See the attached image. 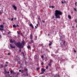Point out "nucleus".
<instances>
[{
	"mask_svg": "<svg viewBox=\"0 0 77 77\" xmlns=\"http://www.w3.org/2000/svg\"><path fill=\"white\" fill-rule=\"evenodd\" d=\"M24 76H27V75H26V74H24Z\"/></svg>",
	"mask_w": 77,
	"mask_h": 77,
	"instance_id": "nucleus-51",
	"label": "nucleus"
},
{
	"mask_svg": "<svg viewBox=\"0 0 77 77\" xmlns=\"http://www.w3.org/2000/svg\"><path fill=\"white\" fill-rule=\"evenodd\" d=\"M76 27H77V25H76Z\"/></svg>",
	"mask_w": 77,
	"mask_h": 77,
	"instance_id": "nucleus-59",
	"label": "nucleus"
},
{
	"mask_svg": "<svg viewBox=\"0 0 77 77\" xmlns=\"http://www.w3.org/2000/svg\"><path fill=\"white\" fill-rule=\"evenodd\" d=\"M8 66V65H5V66L6 67Z\"/></svg>",
	"mask_w": 77,
	"mask_h": 77,
	"instance_id": "nucleus-49",
	"label": "nucleus"
},
{
	"mask_svg": "<svg viewBox=\"0 0 77 77\" xmlns=\"http://www.w3.org/2000/svg\"><path fill=\"white\" fill-rule=\"evenodd\" d=\"M13 27H14V28H16L17 26L16 25H13Z\"/></svg>",
	"mask_w": 77,
	"mask_h": 77,
	"instance_id": "nucleus-13",
	"label": "nucleus"
},
{
	"mask_svg": "<svg viewBox=\"0 0 77 77\" xmlns=\"http://www.w3.org/2000/svg\"><path fill=\"white\" fill-rule=\"evenodd\" d=\"M16 26H17V27H19V25H16Z\"/></svg>",
	"mask_w": 77,
	"mask_h": 77,
	"instance_id": "nucleus-45",
	"label": "nucleus"
},
{
	"mask_svg": "<svg viewBox=\"0 0 77 77\" xmlns=\"http://www.w3.org/2000/svg\"><path fill=\"white\" fill-rule=\"evenodd\" d=\"M10 42L11 43H13V40L12 39H11L10 40Z\"/></svg>",
	"mask_w": 77,
	"mask_h": 77,
	"instance_id": "nucleus-16",
	"label": "nucleus"
},
{
	"mask_svg": "<svg viewBox=\"0 0 77 77\" xmlns=\"http://www.w3.org/2000/svg\"><path fill=\"white\" fill-rule=\"evenodd\" d=\"M48 66H47L46 67V69H48Z\"/></svg>",
	"mask_w": 77,
	"mask_h": 77,
	"instance_id": "nucleus-29",
	"label": "nucleus"
},
{
	"mask_svg": "<svg viewBox=\"0 0 77 77\" xmlns=\"http://www.w3.org/2000/svg\"><path fill=\"white\" fill-rule=\"evenodd\" d=\"M27 47L28 49H29L30 48V46L29 45H28V46H27Z\"/></svg>",
	"mask_w": 77,
	"mask_h": 77,
	"instance_id": "nucleus-17",
	"label": "nucleus"
},
{
	"mask_svg": "<svg viewBox=\"0 0 77 77\" xmlns=\"http://www.w3.org/2000/svg\"><path fill=\"white\" fill-rule=\"evenodd\" d=\"M51 44H52V42H51L49 44V46H50V45H51Z\"/></svg>",
	"mask_w": 77,
	"mask_h": 77,
	"instance_id": "nucleus-19",
	"label": "nucleus"
},
{
	"mask_svg": "<svg viewBox=\"0 0 77 77\" xmlns=\"http://www.w3.org/2000/svg\"><path fill=\"white\" fill-rule=\"evenodd\" d=\"M18 63H19V64H21V62L20 61H19L18 62Z\"/></svg>",
	"mask_w": 77,
	"mask_h": 77,
	"instance_id": "nucleus-27",
	"label": "nucleus"
},
{
	"mask_svg": "<svg viewBox=\"0 0 77 77\" xmlns=\"http://www.w3.org/2000/svg\"><path fill=\"white\" fill-rule=\"evenodd\" d=\"M14 42L15 43V42H15V40H13V43H14Z\"/></svg>",
	"mask_w": 77,
	"mask_h": 77,
	"instance_id": "nucleus-18",
	"label": "nucleus"
},
{
	"mask_svg": "<svg viewBox=\"0 0 77 77\" xmlns=\"http://www.w3.org/2000/svg\"><path fill=\"white\" fill-rule=\"evenodd\" d=\"M45 59H47V57H45Z\"/></svg>",
	"mask_w": 77,
	"mask_h": 77,
	"instance_id": "nucleus-54",
	"label": "nucleus"
},
{
	"mask_svg": "<svg viewBox=\"0 0 77 77\" xmlns=\"http://www.w3.org/2000/svg\"><path fill=\"white\" fill-rule=\"evenodd\" d=\"M65 42H66L64 41V43H65Z\"/></svg>",
	"mask_w": 77,
	"mask_h": 77,
	"instance_id": "nucleus-63",
	"label": "nucleus"
},
{
	"mask_svg": "<svg viewBox=\"0 0 77 77\" xmlns=\"http://www.w3.org/2000/svg\"><path fill=\"white\" fill-rule=\"evenodd\" d=\"M61 3L62 4H63V1H61Z\"/></svg>",
	"mask_w": 77,
	"mask_h": 77,
	"instance_id": "nucleus-37",
	"label": "nucleus"
},
{
	"mask_svg": "<svg viewBox=\"0 0 77 77\" xmlns=\"http://www.w3.org/2000/svg\"><path fill=\"white\" fill-rule=\"evenodd\" d=\"M68 18H69V19H71V17L70 15H68Z\"/></svg>",
	"mask_w": 77,
	"mask_h": 77,
	"instance_id": "nucleus-14",
	"label": "nucleus"
},
{
	"mask_svg": "<svg viewBox=\"0 0 77 77\" xmlns=\"http://www.w3.org/2000/svg\"><path fill=\"white\" fill-rule=\"evenodd\" d=\"M44 72H42L40 73V74H44Z\"/></svg>",
	"mask_w": 77,
	"mask_h": 77,
	"instance_id": "nucleus-26",
	"label": "nucleus"
},
{
	"mask_svg": "<svg viewBox=\"0 0 77 77\" xmlns=\"http://www.w3.org/2000/svg\"><path fill=\"white\" fill-rule=\"evenodd\" d=\"M8 34H9V32H8Z\"/></svg>",
	"mask_w": 77,
	"mask_h": 77,
	"instance_id": "nucleus-64",
	"label": "nucleus"
},
{
	"mask_svg": "<svg viewBox=\"0 0 77 77\" xmlns=\"http://www.w3.org/2000/svg\"><path fill=\"white\" fill-rule=\"evenodd\" d=\"M35 40H36V39H37V36L36 35L35 36Z\"/></svg>",
	"mask_w": 77,
	"mask_h": 77,
	"instance_id": "nucleus-20",
	"label": "nucleus"
},
{
	"mask_svg": "<svg viewBox=\"0 0 77 77\" xmlns=\"http://www.w3.org/2000/svg\"><path fill=\"white\" fill-rule=\"evenodd\" d=\"M21 36H23V33L21 34Z\"/></svg>",
	"mask_w": 77,
	"mask_h": 77,
	"instance_id": "nucleus-50",
	"label": "nucleus"
},
{
	"mask_svg": "<svg viewBox=\"0 0 77 77\" xmlns=\"http://www.w3.org/2000/svg\"><path fill=\"white\" fill-rule=\"evenodd\" d=\"M40 69V67H38V68H37V71H38V70H39V69Z\"/></svg>",
	"mask_w": 77,
	"mask_h": 77,
	"instance_id": "nucleus-22",
	"label": "nucleus"
},
{
	"mask_svg": "<svg viewBox=\"0 0 77 77\" xmlns=\"http://www.w3.org/2000/svg\"><path fill=\"white\" fill-rule=\"evenodd\" d=\"M8 55H10V53H8Z\"/></svg>",
	"mask_w": 77,
	"mask_h": 77,
	"instance_id": "nucleus-48",
	"label": "nucleus"
},
{
	"mask_svg": "<svg viewBox=\"0 0 77 77\" xmlns=\"http://www.w3.org/2000/svg\"><path fill=\"white\" fill-rule=\"evenodd\" d=\"M19 72H21V69H20L19 70Z\"/></svg>",
	"mask_w": 77,
	"mask_h": 77,
	"instance_id": "nucleus-39",
	"label": "nucleus"
},
{
	"mask_svg": "<svg viewBox=\"0 0 77 77\" xmlns=\"http://www.w3.org/2000/svg\"><path fill=\"white\" fill-rule=\"evenodd\" d=\"M48 65L49 66H51V62H50L48 64Z\"/></svg>",
	"mask_w": 77,
	"mask_h": 77,
	"instance_id": "nucleus-15",
	"label": "nucleus"
},
{
	"mask_svg": "<svg viewBox=\"0 0 77 77\" xmlns=\"http://www.w3.org/2000/svg\"><path fill=\"white\" fill-rule=\"evenodd\" d=\"M17 34H18H18H20V32H19L18 31H17Z\"/></svg>",
	"mask_w": 77,
	"mask_h": 77,
	"instance_id": "nucleus-31",
	"label": "nucleus"
},
{
	"mask_svg": "<svg viewBox=\"0 0 77 77\" xmlns=\"http://www.w3.org/2000/svg\"><path fill=\"white\" fill-rule=\"evenodd\" d=\"M34 59H37V55H35L34 57Z\"/></svg>",
	"mask_w": 77,
	"mask_h": 77,
	"instance_id": "nucleus-11",
	"label": "nucleus"
},
{
	"mask_svg": "<svg viewBox=\"0 0 77 77\" xmlns=\"http://www.w3.org/2000/svg\"><path fill=\"white\" fill-rule=\"evenodd\" d=\"M16 19H17V18L15 17V18H14V20H16Z\"/></svg>",
	"mask_w": 77,
	"mask_h": 77,
	"instance_id": "nucleus-46",
	"label": "nucleus"
},
{
	"mask_svg": "<svg viewBox=\"0 0 77 77\" xmlns=\"http://www.w3.org/2000/svg\"><path fill=\"white\" fill-rule=\"evenodd\" d=\"M31 43H33V40H32V39H31Z\"/></svg>",
	"mask_w": 77,
	"mask_h": 77,
	"instance_id": "nucleus-21",
	"label": "nucleus"
},
{
	"mask_svg": "<svg viewBox=\"0 0 77 77\" xmlns=\"http://www.w3.org/2000/svg\"><path fill=\"white\" fill-rule=\"evenodd\" d=\"M20 68H21V66H20Z\"/></svg>",
	"mask_w": 77,
	"mask_h": 77,
	"instance_id": "nucleus-61",
	"label": "nucleus"
},
{
	"mask_svg": "<svg viewBox=\"0 0 77 77\" xmlns=\"http://www.w3.org/2000/svg\"><path fill=\"white\" fill-rule=\"evenodd\" d=\"M7 72V73H8V74H9V72Z\"/></svg>",
	"mask_w": 77,
	"mask_h": 77,
	"instance_id": "nucleus-55",
	"label": "nucleus"
},
{
	"mask_svg": "<svg viewBox=\"0 0 77 77\" xmlns=\"http://www.w3.org/2000/svg\"><path fill=\"white\" fill-rule=\"evenodd\" d=\"M42 22L43 23H45V21H44V20H42Z\"/></svg>",
	"mask_w": 77,
	"mask_h": 77,
	"instance_id": "nucleus-33",
	"label": "nucleus"
},
{
	"mask_svg": "<svg viewBox=\"0 0 77 77\" xmlns=\"http://www.w3.org/2000/svg\"><path fill=\"white\" fill-rule=\"evenodd\" d=\"M47 59H46L45 60V62H46V61H47Z\"/></svg>",
	"mask_w": 77,
	"mask_h": 77,
	"instance_id": "nucleus-47",
	"label": "nucleus"
},
{
	"mask_svg": "<svg viewBox=\"0 0 77 77\" xmlns=\"http://www.w3.org/2000/svg\"><path fill=\"white\" fill-rule=\"evenodd\" d=\"M74 9L75 11H77V10L75 8H74Z\"/></svg>",
	"mask_w": 77,
	"mask_h": 77,
	"instance_id": "nucleus-28",
	"label": "nucleus"
},
{
	"mask_svg": "<svg viewBox=\"0 0 77 77\" xmlns=\"http://www.w3.org/2000/svg\"><path fill=\"white\" fill-rule=\"evenodd\" d=\"M10 47H11V48H15V46H14L12 44H10Z\"/></svg>",
	"mask_w": 77,
	"mask_h": 77,
	"instance_id": "nucleus-4",
	"label": "nucleus"
},
{
	"mask_svg": "<svg viewBox=\"0 0 77 77\" xmlns=\"http://www.w3.org/2000/svg\"><path fill=\"white\" fill-rule=\"evenodd\" d=\"M72 28H74V26H72Z\"/></svg>",
	"mask_w": 77,
	"mask_h": 77,
	"instance_id": "nucleus-52",
	"label": "nucleus"
},
{
	"mask_svg": "<svg viewBox=\"0 0 77 77\" xmlns=\"http://www.w3.org/2000/svg\"><path fill=\"white\" fill-rule=\"evenodd\" d=\"M67 60V59H65V60Z\"/></svg>",
	"mask_w": 77,
	"mask_h": 77,
	"instance_id": "nucleus-53",
	"label": "nucleus"
},
{
	"mask_svg": "<svg viewBox=\"0 0 77 77\" xmlns=\"http://www.w3.org/2000/svg\"><path fill=\"white\" fill-rule=\"evenodd\" d=\"M75 22L77 23V20H75Z\"/></svg>",
	"mask_w": 77,
	"mask_h": 77,
	"instance_id": "nucleus-35",
	"label": "nucleus"
},
{
	"mask_svg": "<svg viewBox=\"0 0 77 77\" xmlns=\"http://www.w3.org/2000/svg\"><path fill=\"white\" fill-rule=\"evenodd\" d=\"M3 24H5V23H3Z\"/></svg>",
	"mask_w": 77,
	"mask_h": 77,
	"instance_id": "nucleus-58",
	"label": "nucleus"
},
{
	"mask_svg": "<svg viewBox=\"0 0 77 77\" xmlns=\"http://www.w3.org/2000/svg\"><path fill=\"white\" fill-rule=\"evenodd\" d=\"M35 29H37V26H35Z\"/></svg>",
	"mask_w": 77,
	"mask_h": 77,
	"instance_id": "nucleus-43",
	"label": "nucleus"
},
{
	"mask_svg": "<svg viewBox=\"0 0 77 77\" xmlns=\"http://www.w3.org/2000/svg\"><path fill=\"white\" fill-rule=\"evenodd\" d=\"M3 65H2L1 66V68H3Z\"/></svg>",
	"mask_w": 77,
	"mask_h": 77,
	"instance_id": "nucleus-24",
	"label": "nucleus"
},
{
	"mask_svg": "<svg viewBox=\"0 0 77 77\" xmlns=\"http://www.w3.org/2000/svg\"><path fill=\"white\" fill-rule=\"evenodd\" d=\"M36 26L37 27H38V24H36Z\"/></svg>",
	"mask_w": 77,
	"mask_h": 77,
	"instance_id": "nucleus-40",
	"label": "nucleus"
},
{
	"mask_svg": "<svg viewBox=\"0 0 77 77\" xmlns=\"http://www.w3.org/2000/svg\"><path fill=\"white\" fill-rule=\"evenodd\" d=\"M64 3H66V2L65 1H64Z\"/></svg>",
	"mask_w": 77,
	"mask_h": 77,
	"instance_id": "nucleus-62",
	"label": "nucleus"
},
{
	"mask_svg": "<svg viewBox=\"0 0 77 77\" xmlns=\"http://www.w3.org/2000/svg\"><path fill=\"white\" fill-rule=\"evenodd\" d=\"M45 71V70L43 68L42 69L41 71L42 72H44V71Z\"/></svg>",
	"mask_w": 77,
	"mask_h": 77,
	"instance_id": "nucleus-12",
	"label": "nucleus"
},
{
	"mask_svg": "<svg viewBox=\"0 0 77 77\" xmlns=\"http://www.w3.org/2000/svg\"><path fill=\"white\" fill-rule=\"evenodd\" d=\"M0 30L2 31L4 30V26L3 25H0Z\"/></svg>",
	"mask_w": 77,
	"mask_h": 77,
	"instance_id": "nucleus-3",
	"label": "nucleus"
},
{
	"mask_svg": "<svg viewBox=\"0 0 77 77\" xmlns=\"http://www.w3.org/2000/svg\"><path fill=\"white\" fill-rule=\"evenodd\" d=\"M21 44H22L23 45V46L24 45V44H25V42L23 40L22 42V43Z\"/></svg>",
	"mask_w": 77,
	"mask_h": 77,
	"instance_id": "nucleus-8",
	"label": "nucleus"
},
{
	"mask_svg": "<svg viewBox=\"0 0 77 77\" xmlns=\"http://www.w3.org/2000/svg\"><path fill=\"white\" fill-rule=\"evenodd\" d=\"M13 20H14V19L13 18H12L11 19V20L12 21H13Z\"/></svg>",
	"mask_w": 77,
	"mask_h": 77,
	"instance_id": "nucleus-38",
	"label": "nucleus"
},
{
	"mask_svg": "<svg viewBox=\"0 0 77 77\" xmlns=\"http://www.w3.org/2000/svg\"><path fill=\"white\" fill-rule=\"evenodd\" d=\"M10 72H11V74H16V73L15 72H14V71L13 70H11V71H10Z\"/></svg>",
	"mask_w": 77,
	"mask_h": 77,
	"instance_id": "nucleus-5",
	"label": "nucleus"
},
{
	"mask_svg": "<svg viewBox=\"0 0 77 77\" xmlns=\"http://www.w3.org/2000/svg\"><path fill=\"white\" fill-rule=\"evenodd\" d=\"M21 73H24V72L23 71H21Z\"/></svg>",
	"mask_w": 77,
	"mask_h": 77,
	"instance_id": "nucleus-32",
	"label": "nucleus"
},
{
	"mask_svg": "<svg viewBox=\"0 0 77 77\" xmlns=\"http://www.w3.org/2000/svg\"><path fill=\"white\" fill-rule=\"evenodd\" d=\"M23 57H24V55H23Z\"/></svg>",
	"mask_w": 77,
	"mask_h": 77,
	"instance_id": "nucleus-60",
	"label": "nucleus"
},
{
	"mask_svg": "<svg viewBox=\"0 0 77 77\" xmlns=\"http://www.w3.org/2000/svg\"><path fill=\"white\" fill-rule=\"evenodd\" d=\"M15 45H16L17 47H19V48H23V45L22 44V43H20V42L17 43L16 44H15Z\"/></svg>",
	"mask_w": 77,
	"mask_h": 77,
	"instance_id": "nucleus-2",
	"label": "nucleus"
},
{
	"mask_svg": "<svg viewBox=\"0 0 77 77\" xmlns=\"http://www.w3.org/2000/svg\"><path fill=\"white\" fill-rule=\"evenodd\" d=\"M25 71H26V73L27 74V76H28V74H27V73L28 72L27 71V69H24Z\"/></svg>",
	"mask_w": 77,
	"mask_h": 77,
	"instance_id": "nucleus-10",
	"label": "nucleus"
},
{
	"mask_svg": "<svg viewBox=\"0 0 77 77\" xmlns=\"http://www.w3.org/2000/svg\"><path fill=\"white\" fill-rule=\"evenodd\" d=\"M72 14H73V12L72 11H71Z\"/></svg>",
	"mask_w": 77,
	"mask_h": 77,
	"instance_id": "nucleus-56",
	"label": "nucleus"
},
{
	"mask_svg": "<svg viewBox=\"0 0 77 77\" xmlns=\"http://www.w3.org/2000/svg\"><path fill=\"white\" fill-rule=\"evenodd\" d=\"M29 26L30 27H31L32 29H34V27H33V25H32V23H30V24L29 25Z\"/></svg>",
	"mask_w": 77,
	"mask_h": 77,
	"instance_id": "nucleus-9",
	"label": "nucleus"
},
{
	"mask_svg": "<svg viewBox=\"0 0 77 77\" xmlns=\"http://www.w3.org/2000/svg\"><path fill=\"white\" fill-rule=\"evenodd\" d=\"M63 13L60 11L56 10L55 11V16L56 18H60V15H62Z\"/></svg>",
	"mask_w": 77,
	"mask_h": 77,
	"instance_id": "nucleus-1",
	"label": "nucleus"
},
{
	"mask_svg": "<svg viewBox=\"0 0 77 77\" xmlns=\"http://www.w3.org/2000/svg\"><path fill=\"white\" fill-rule=\"evenodd\" d=\"M5 63H6V64H7V63H8V62H5Z\"/></svg>",
	"mask_w": 77,
	"mask_h": 77,
	"instance_id": "nucleus-42",
	"label": "nucleus"
},
{
	"mask_svg": "<svg viewBox=\"0 0 77 77\" xmlns=\"http://www.w3.org/2000/svg\"><path fill=\"white\" fill-rule=\"evenodd\" d=\"M41 65H44V63L42 62L41 63Z\"/></svg>",
	"mask_w": 77,
	"mask_h": 77,
	"instance_id": "nucleus-23",
	"label": "nucleus"
},
{
	"mask_svg": "<svg viewBox=\"0 0 77 77\" xmlns=\"http://www.w3.org/2000/svg\"><path fill=\"white\" fill-rule=\"evenodd\" d=\"M51 8H54V7L53 6H51Z\"/></svg>",
	"mask_w": 77,
	"mask_h": 77,
	"instance_id": "nucleus-36",
	"label": "nucleus"
},
{
	"mask_svg": "<svg viewBox=\"0 0 77 77\" xmlns=\"http://www.w3.org/2000/svg\"><path fill=\"white\" fill-rule=\"evenodd\" d=\"M20 52H21V49H20L19 51Z\"/></svg>",
	"mask_w": 77,
	"mask_h": 77,
	"instance_id": "nucleus-34",
	"label": "nucleus"
},
{
	"mask_svg": "<svg viewBox=\"0 0 77 77\" xmlns=\"http://www.w3.org/2000/svg\"><path fill=\"white\" fill-rule=\"evenodd\" d=\"M63 44L64 45H65V43H64Z\"/></svg>",
	"mask_w": 77,
	"mask_h": 77,
	"instance_id": "nucleus-57",
	"label": "nucleus"
},
{
	"mask_svg": "<svg viewBox=\"0 0 77 77\" xmlns=\"http://www.w3.org/2000/svg\"><path fill=\"white\" fill-rule=\"evenodd\" d=\"M29 37L30 39H33V35H32V33H31L30 34Z\"/></svg>",
	"mask_w": 77,
	"mask_h": 77,
	"instance_id": "nucleus-7",
	"label": "nucleus"
},
{
	"mask_svg": "<svg viewBox=\"0 0 77 77\" xmlns=\"http://www.w3.org/2000/svg\"><path fill=\"white\" fill-rule=\"evenodd\" d=\"M12 7H13V8H14V9L15 11H17V7L15 6V5H12Z\"/></svg>",
	"mask_w": 77,
	"mask_h": 77,
	"instance_id": "nucleus-6",
	"label": "nucleus"
},
{
	"mask_svg": "<svg viewBox=\"0 0 77 77\" xmlns=\"http://www.w3.org/2000/svg\"><path fill=\"white\" fill-rule=\"evenodd\" d=\"M74 52H75V53H76V51H75V50H74Z\"/></svg>",
	"mask_w": 77,
	"mask_h": 77,
	"instance_id": "nucleus-44",
	"label": "nucleus"
},
{
	"mask_svg": "<svg viewBox=\"0 0 77 77\" xmlns=\"http://www.w3.org/2000/svg\"><path fill=\"white\" fill-rule=\"evenodd\" d=\"M3 35H5V33H3Z\"/></svg>",
	"mask_w": 77,
	"mask_h": 77,
	"instance_id": "nucleus-41",
	"label": "nucleus"
},
{
	"mask_svg": "<svg viewBox=\"0 0 77 77\" xmlns=\"http://www.w3.org/2000/svg\"><path fill=\"white\" fill-rule=\"evenodd\" d=\"M41 57H42V58H44V56L42 55V56H41Z\"/></svg>",
	"mask_w": 77,
	"mask_h": 77,
	"instance_id": "nucleus-30",
	"label": "nucleus"
},
{
	"mask_svg": "<svg viewBox=\"0 0 77 77\" xmlns=\"http://www.w3.org/2000/svg\"><path fill=\"white\" fill-rule=\"evenodd\" d=\"M75 5L76 6H77V2H75Z\"/></svg>",
	"mask_w": 77,
	"mask_h": 77,
	"instance_id": "nucleus-25",
	"label": "nucleus"
}]
</instances>
